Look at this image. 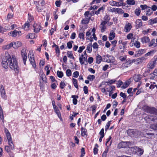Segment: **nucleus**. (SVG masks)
Returning a JSON list of instances; mask_svg holds the SVG:
<instances>
[{
  "label": "nucleus",
  "instance_id": "1",
  "mask_svg": "<svg viewBox=\"0 0 157 157\" xmlns=\"http://www.w3.org/2000/svg\"><path fill=\"white\" fill-rule=\"evenodd\" d=\"M7 60L10 68L12 70H14L16 73H18L19 71V67L15 56L12 55V57L10 56L8 58Z\"/></svg>",
  "mask_w": 157,
  "mask_h": 157
},
{
  "label": "nucleus",
  "instance_id": "2",
  "mask_svg": "<svg viewBox=\"0 0 157 157\" xmlns=\"http://www.w3.org/2000/svg\"><path fill=\"white\" fill-rule=\"evenodd\" d=\"M144 110L147 113L157 115V109L155 108L147 106L145 108Z\"/></svg>",
  "mask_w": 157,
  "mask_h": 157
},
{
  "label": "nucleus",
  "instance_id": "3",
  "mask_svg": "<svg viewBox=\"0 0 157 157\" xmlns=\"http://www.w3.org/2000/svg\"><path fill=\"white\" fill-rule=\"evenodd\" d=\"M21 56L22 58L24 64L26 65V62L27 58V54L26 49H23L21 51Z\"/></svg>",
  "mask_w": 157,
  "mask_h": 157
},
{
  "label": "nucleus",
  "instance_id": "4",
  "mask_svg": "<svg viewBox=\"0 0 157 157\" xmlns=\"http://www.w3.org/2000/svg\"><path fill=\"white\" fill-rule=\"evenodd\" d=\"M9 35L13 37H15L16 36L19 37L21 35V33L20 31H17L15 30L13 31H12L9 33Z\"/></svg>",
  "mask_w": 157,
  "mask_h": 157
},
{
  "label": "nucleus",
  "instance_id": "5",
  "mask_svg": "<svg viewBox=\"0 0 157 157\" xmlns=\"http://www.w3.org/2000/svg\"><path fill=\"white\" fill-rule=\"evenodd\" d=\"M108 21L106 20L102 21L101 24L100 25V28L101 29V32L102 33H103L105 32V29H106L105 25L107 24Z\"/></svg>",
  "mask_w": 157,
  "mask_h": 157
},
{
  "label": "nucleus",
  "instance_id": "6",
  "mask_svg": "<svg viewBox=\"0 0 157 157\" xmlns=\"http://www.w3.org/2000/svg\"><path fill=\"white\" fill-rule=\"evenodd\" d=\"M0 92L2 96V97L4 99H6V92L4 87L2 85H0Z\"/></svg>",
  "mask_w": 157,
  "mask_h": 157
},
{
  "label": "nucleus",
  "instance_id": "7",
  "mask_svg": "<svg viewBox=\"0 0 157 157\" xmlns=\"http://www.w3.org/2000/svg\"><path fill=\"white\" fill-rule=\"evenodd\" d=\"M135 60L134 59L133 60H129L128 61L126 60L125 63H123L122 66L123 67H128L129 66H130L131 65L132 63L134 62Z\"/></svg>",
  "mask_w": 157,
  "mask_h": 157
},
{
  "label": "nucleus",
  "instance_id": "8",
  "mask_svg": "<svg viewBox=\"0 0 157 157\" xmlns=\"http://www.w3.org/2000/svg\"><path fill=\"white\" fill-rule=\"evenodd\" d=\"M116 81L115 80H111L109 81H108L105 82H103L101 83L99 86V87H101L102 85H105L107 86H109L110 84H112L113 83H114Z\"/></svg>",
  "mask_w": 157,
  "mask_h": 157
},
{
  "label": "nucleus",
  "instance_id": "9",
  "mask_svg": "<svg viewBox=\"0 0 157 157\" xmlns=\"http://www.w3.org/2000/svg\"><path fill=\"white\" fill-rule=\"evenodd\" d=\"M34 28V32L35 33H38L40 30V26L39 24L34 23L33 25Z\"/></svg>",
  "mask_w": 157,
  "mask_h": 157
},
{
  "label": "nucleus",
  "instance_id": "10",
  "mask_svg": "<svg viewBox=\"0 0 157 157\" xmlns=\"http://www.w3.org/2000/svg\"><path fill=\"white\" fill-rule=\"evenodd\" d=\"M144 120L147 123H150L151 121H154L155 119L152 116L148 115L144 117Z\"/></svg>",
  "mask_w": 157,
  "mask_h": 157
},
{
  "label": "nucleus",
  "instance_id": "11",
  "mask_svg": "<svg viewBox=\"0 0 157 157\" xmlns=\"http://www.w3.org/2000/svg\"><path fill=\"white\" fill-rule=\"evenodd\" d=\"M7 59L8 58L4 59L2 60V67L6 69H7L8 67V63L7 62L8 61Z\"/></svg>",
  "mask_w": 157,
  "mask_h": 157
},
{
  "label": "nucleus",
  "instance_id": "12",
  "mask_svg": "<svg viewBox=\"0 0 157 157\" xmlns=\"http://www.w3.org/2000/svg\"><path fill=\"white\" fill-rule=\"evenodd\" d=\"M155 61L151 60L150 61L149 63L147 65L148 68L152 69L153 68L155 65Z\"/></svg>",
  "mask_w": 157,
  "mask_h": 157
},
{
  "label": "nucleus",
  "instance_id": "13",
  "mask_svg": "<svg viewBox=\"0 0 157 157\" xmlns=\"http://www.w3.org/2000/svg\"><path fill=\"white\" fill-rule=\"evenodd\" d=\"M150 41V39L147 36H144L141 38V41L143 43H148Z\"/></svg>",
  "mask_w": 157,
  "mask_h": 157
},
{
  "label": "nucleus",
  "instance_id": "14",
  "mask_svg": "<svg viewBox=\"0 0 157 157\" xmlns=\"http://www.w3.org/2000/svg\"><path fill=\"white\" fill-rule=\"evenodd\" d=\"M9 144L10 146V147L11 150H13L14 149V145L13 143V140L12 138L8 139Z\"/></svg>",
  "mask_w": 157,
  "mask_h": 157
},
{
  "label": "nucleus",
  "instance_id": "15",
  "mask_svg": "<svg viewBox=\"0 0 157 157\" xmlns=\"http://www.w3.org/2000/svg\"><path fill=\"white\" fill-rule=\"evenodd\" d=\"M136 27L137 29H138L141 27L142 25V21L141 19H137L136 22Z\"/></svg>",
  "mask_w": 157,
  "mask_h": 157
},
{
  "label": "nucleus",
  "instance_id": "16",
  "mask_svg": "<svg viewBox=\"0 0 157 157\" xmlns=\"http://www.w3.org/2000/svg\"><path fill=\"white\" fill-rule=\"evenodd\" d=\"M13 48H17L20 47L21 45V42L17 41L16 42H13Z\"/></svg>",
  "mask_w": 157,
  "mask_h": 157
},
{
  "label": "nucleus",
  "instance_id": "17",
  "mask_svg": "<svg viewBox=\"0 0 157 157\" xmlns=\"http://www.w3.org/2000/svg\"><path fill=\"white\" fill-rule=\"evenodd\" d=\"M132 28V25L130 23L126 24L124 27V29L126 32H129Z\"/></svg>",
  "mask_w": 157,
  "mask_h": 157
},
{
  "label": "nucleus",
  "instance_id": "18",
  "mask_svg": "<svg viewBox=\"0 0 157 157\" xmlns=\"http://www.w3.org/2000/svg\"><path fill=\"white\" fill-rule=\"evenodd\" d=\"M155 39H152L148 44V46L151 47L154 45V47L157 46V44L155 43Z\"/></svg>",
  "mask_w": 157,
  "mask_h": 157
},
{
  "label": "nucleus",
  "instance_id": "19",
  "mask_svg": "<svg viewBox=\"0 0 157 157\" xmlns=\"http://www.w3.org/2000/svg\"><path fill=\"white\" fill-rule=\"evenodd\" d=\"M71 98H73V103L74 105H76L77 104V99L78 98V96L77 95H72Z\"/></svg>",
  "mask_w": 157,
  "mask_h": 157
},
{
  "label": "nucleus",
  "instance_id": "20",
  "mask_svg": "<svg viewBox=\"0 0 157 157\" xmlns=\"http://www.w3.org/2000/svg\"><path fill=\"white\" fill-rule=\"evenodd\" d=\"M142 77V75H135L134 77V79L136 82H138L141 80Z\"/></svg>",
  "mask_w": 157,
  "mask_h": 157
},
{
  "label": "nucleus",
  "instance_id": "21",
  "mask_svg": "<svg viewBox=\"0 0 157 157\" xmlns=\"http://www.w3.org/2000/svg\"><path fill=\"white\" fill-rule=\"evenodd\" d=\"M129 142H121L118 145V148H125L126 147V143H129Z\"/></svg>",
  "mask_w": 157,
  "mask_h": 157
},
{
  "label": "nucleus",
  "instance_id": "22",
  "mask_svg": "<svg viewBox=\"0 0 157 157\" xmlns=\"http://www.w3.org/2000/svg\"><path fill=\"white\" fill-rule=\"evenodd\" d=\"M5 132L6 134V137L8 139L11 138V135L8 130L6 128H5Z\"/></svg>",
  "mask_w": 157,
  "mask_h": 157
},
{
  "label": "nucleus",
  "instance_id": "23",
  "mask_svg": "<svg viewBox=\"0 0 157 157\" xmlns=\"http://www.w3.org/2000/svg\"><path fill=\"white\" fill-rule=\"evenodd\" d=\"M29 22L28 21L24 24L23 26L24 29L25 30H27L29 29Z\"/></svg>",
  "mask_w": 157,
  "mask_h": 157
},
{
  "label": "nucleus",
  "instance_id": "24",
  "mask_svg": "<svg viewBox=\"0 0 157 157\" xmlns=\"http://www.w3.org/2000/svg\"><path fill=\"white\" fill-rule=\"evenodd\" d=\"M26 38L30 39H34L35 38V34L33 33H29L26 36Z\"/></svg>",
  "mask_w": 157,
  "mask_h": 157
},
{
  "label": "nucleus",
  "instance_id": "25",
  "mask_svg": "<svg viewBox=\"0 0 157 157\" xmlns=\"http://www.w3.org/2000/svg\"><path fill=\"white\" fill-rule=\"evenodd\" d=\"M29 58L30 62L34 60V57H33V54H32V52H29Z\"/></svg>",
  "mask_w": 157,
  "mask_h": 157
},
{
  "label": "nucleus",
  "instance_id": "26",
  "mask_svg": "<svg viewBox=\"0 0 157 157\" xmlns=\"http://www.w3.org/2000/svg\"><path fill=\"white\" fill-rule=\"evenodd\" d=\"M115 34L113 32H110L109 36V40H113L115 37Z\"/></svg>",
  "mask_w": 157,
  "mask_h": 157
},
{
  "label": "nucleus",
  "instance_id": "27",
  "mask_svg": "<svg viewBox=\"0 0 157 157\" xmlns=\"http://www.w3.org/2000/svg\"><path fill=\"white\" fill-rule=\"evenodd\" d=\"M102 60V58L101 56L98 54L96 56V63L99 64Z\"/></svg>",
  "mask_w": 157,
  "mask_h": 157
},
{
  "label": "nucleus",
  "instance_id": "28",
  "mask_svg": "<svg viewBox=\"0 0 157 157\" xmlns=\"http://www.w3.org/2000/svg\"><path fill=\"white\" fill-rule=\"evenodd\" d=\"M90 18L85 17V19H83L81 21L82 24H87L89 23Z\"/></svg>",
  "mask_w": 157,
  "mask_h": 157
},
{
  "label": "nucleus",
  "instance_id": "29",
  "mask_svg": "<svg viewBox=\"0 0 157 157\" xmlns=\"http://www.w3.org/2000/svg\"><path fill=\"white\" fill-rule=\"evenodd\" d=\"M81 135L82 136H87V130L83 127L81 128Z\"/></svg>",
  "mask_w": 157,
  "mask_h": 157
},
{
  "label": "nucleus",
  "instance_id": "30",
  "mask_svg": "<svg viewBox=\"0 0 157 157\" xmlns=\"http://www.w3.org/2000/svg\"><path fill=\"white\" fill-rule=\"evenodd\" d=\"M67 55L68 57L72 59H74V57L73 56L72 52L71 51H68L67 52Z\"/></svg>",
  "mask_w": 157,
  "mask_h": 157
},
{
  "label": "nucleus",
  "instance_id": "31",
  "mask_svg": "<svg viewBox=\"0 0 157 157\" xmlns=\"http://www.w3.org/2000/svg\"><path fill=\"white\" fill-rule=\"evenodd\" d=\"M127 3L129 5H133L135 4V1L134 0H127Z\"/></svg>",
  "mask_w": 157,
  "mask_h": 157
},
{
  "label": "nucleus",
  "instance_id": "32",
  "mask_svg": "<svg viewBox=\"0 0 157 157\" xmlns=\"http://www.w3.org/2000/svg\"><path fill=\"white\" fill-rule=\"evenodd\" d=\"M92 43H90L88 44L86 47V50H87L89 53H90L92 51Z\"/></svg>",
  "mask_w": 157,
  "mask_h": 157
},
{
  "label": "nucleus",
  "instance_id": "33",
  "mask_svg": "<svg viewBox=\"0 0 157 157\" xmlns=\"http://www.w3.org/2000/svg\"><path fill=\"white\" fill-rule=\"evenodd\" d=\"M106 89L107 90V91L108 92L110 91V92H111L113 90L115 89V87L113 86H111L109 87H107Z\"/></svg>",
  "mask_w": 157,
  "mask_h": 157
},
{
  "label": "nucleus",
  "instance_id": "34",
  "mask_svg": "<svg viewBox=\"0 0 157 157\" xmlns=\"http://www.w3.org/2000/svg\"><path fill=\"white\" fill-rule=\"evenodd\" d=\"M112 4H111L110 3V4L112 6H120V2H117L115 1H113L112 3H111Z\"/></svg>",
  "mask_w": 157,
  "mask_h": 157
},
{
  "label": "nucleus",
  "instance_id": "35",
  "mask_svg": "<svg viewBox=\"0 0 157 157\" xmlns=\"http://www.w3.org/2000/svg\"><path fill=\"white\" fill-rule=\"evenodd\" d=\"M36 8L37 11L38 12H41L42 10L44 9L43 7H41L39 4H38L37 6H36Z\"/></svg>",
  "mask_w": 157,
  "mask_h": 157
},
{
  "label": "nucleus",
  "instance_id": "36",
  "mask_svg": "<svg viewBox=\"0 0 157 157\" xmlns=\"http://www.w3.org/2000/svg\"><path fill=\"white\" fill-rule=\"evenodd\" d=\"M72 81L74 85V86L75 87H76L77 89L78 88L77 80L76 79L73 78Z\"/></svg>",
  "mask_w": 157,
  "mask_h": 157
},
{
  "label": "nucleus",
  "instance_id": "37",
  "mask_svg": "<svg viewBox=\"0 0 157 157\" xmlns=\"http://www.w3.org/2000/svg\"><path fill=\"white\" fill-rule=\"evenodd\" d=\"M57 76L59 78H62L63 75V73L61 71H58L57 72Z\"/></svg>",
  "mask_w": 157,
  "mask_h": 157
},
{
  "label": "nucleus",
  "instance_id": "38",
  "mask_svg": "<svg viewBox=\"0 0 157 157\" xmlns=\"http://www.w3.org/2000/svg\"><path fill=\"white\" fill-rule=\"evenodd\" d=\"M111 56H109L107 55L105 57V58L104 59V61L108 63L111 62V60L110 59H109L110 57L111 58Z\"/></svg>",
  "mask_w": 157,
  "mask_h": 157
},
{
  "label": "nucleus",
  "instance_id": "39",
  "mask_svg": "<svg viewBox=\"0 0 157 157\" xmlns=\"http://www.w3.org/2000/svg\"><path fill=\"white\" fill-rule=\"evenodd\" d=\"M95 78V76L93 75H90L88 76L87 78L90 81H93Z\"/></svg>",
  "mask_w": 157,
  "mask_h": 157
},
{
  "label": "nucleus",
  "instance_id": "40",
  "mask_svg": "<svg viewBox=\"0 0 157 157\" xmlns=\"http://www.w3.org/2000/svg\"><path fill=\"white\" fill-rule=\"evenodd\" d=\"M55 112L56 113L59 119L61 118V114L60 113L59 110V109H57L55 110Z\"/></svg>",
  "mask_w": 157,
  "mask_h": 157
},
{
  "label": "nucleus",
  "instance_id": "41",
  "mask_svg": "<svg viewBox=\"0 0 157 157\" xmlns=\"http://www.w3.org/2000/svg\"><path fill=\"white\" fill-rule=\"evenodd\" d=\"M150 128L154 130H157V124H151L150 126Z\"/></svg>",
  "mask_w": 157,
  "mask_h": 157
},
{
  "label": "nucleus",
  "instance_id": "42",
  "mask_svg": "<svg viewBox=\"0 0 157 157\" xmlns=\"http://www.w3.org/2000/svg\"><path fill=\"white\" fill-rule=\"evenodd\" d=\"M140 43L138 41H136L134 43V45L136 48H139L140 47Z\"/></svg>",
  "mask_w": 157,
  "mask_h": 157
},
{
  "label": "nucleus",
  "instance_id": "43",
  "mask_svg": "<svg viewBox=\"0 0 157 157\" xmlns=\"http://www.w3.org/2000/svg\"><path fill=\"white\" fill-rule=\"evenodd\" d=\"M66 86L65 83L64 81H62L60 84V87L62 89H63Z\"/></svg>",
  "mask_w": 157,
  "mask_h": 157
},
{
  "label": "nucleus",
  "instance_id": "44",
  "mask_svg": "<svg viewBox=\"0 0 157 157\" xmlns=\"http://www.w3.org/2000/svg\"><path fill=\"white\" fill-rule=\"evenodd\" d=\"M140 8L136 9L135 11V14L137 16H139L140 13Z\"/></svg>",
  "mask_w": 157,
  "mask_h": 157
},
{
  "label": "nucleus",
  "instance_id": "45",
  "mask_svg": "<svg viewBox=\"0 0 157 157\" xmlns=\"http://www.w3.org/2000/svg\"><path fill=\"white\" fill-rule=\"evenodd\" d=\"M71 70L68 69L66 70V74L67 76L70 77L71 75Z\"/></svg>",
  "mask_w": 157,
  "mask_h": 157
},
{
  "label": "nucleus",
  "instance_id": "46",
  "mask_svg": "<svg viewBox=\"0 0 157 157\" xmlns=\"http://www.w3.org/2000/svg\"><path fill=\"white\" fill-rule=\"evenodd\" d=\"M129 84V83L128 82H125L121 86V88L123 89L126 88L128 86Z\"/></svg>",
  "mask_w": 157,
  "mask_h": 157
},
{
  "label": "nucleus",
  "instance_id": "47",
  "mask_svg": "<svg viewBox=\"0 0 157 157\" xmlns=\"http://www.w3.org/2000/svg\"><path fill=\"white\" fill-rule=\"evenodd\" d=\"M148 8L149 9L147 10L146 15L150 16L152 13L153 12L152 11L151 9H150V7H148Z\"/></svg>",
  "mask_w": 157,
  "mask_h": 157
},
{
  "label": "nucleus",
  "instance_id": "48",
  "mask_svg": "<svg viewBox=\"0 0 157 157\" xmlns=\"http://www.w3.org/2000/svg\"><path fill=\"white\" fill-rule=\"evenodd\" d=\"M154 52V50L150 51V52H148L145 55V56H152L153 55Z\"/></svg>",
  "mask_w": 157,
  "mask_h": 157
},
{
  "label": "nucleus",
  "instance_id": "49",
  "mask_svg": "<svg viewBox=\"0 0 157 157\" xmlns=\"http://www.w3.org/2000/svg\"><path fill=\"white\" fill-rule=\"evenodd\" d=\"M126 56L124 55L123 56H121L119 57V59L121 61H124L126 58Z\"/></svg>",
  "mask_w": 157,
  "mask_h": 157
},
{
  "label": "nucleus",
  "instance_id": "50",
  "mask_svg": "<svg viewBox=\"0 0 157 157\" xmlns=\"http://www.w3.org/2000/svg\"><path fill=\"white\" fill-rule=\"evenodd\" d=\"M13 47V43L12 42L9 44L7 45L5 47V49H8L10 48L11 47Z\"/></svg>",
  "mask_w": 157,
  "mask_h": 157
},
{
  "label": "nucleus",
  "instance_id": "51",
  "mask_svg": "<svg viewBox=\"0 0 157 157\" xmlns=\"http://www.w3.org/2000/svg\"><path fill=\"white\" fill-rule=\"evenodd\" d=\"M85 46H82L80 47L79 48V49L78 50V52L79 53H81L83 50H84L85 48Z\"/></svg>",
  "mask_w": 157,
  "mask_h": 157
},
{
  "label": "nucleus",
  "instance_id": "52",
  "mask_svg": "<svg viewBox=\"0 0 157 157\" xmlns=\"http://www.w3.org/2000/svg\"><path fill=\"white\" fill-rule=\"evenodd\" d=\"M79 72L78 71L74 72L73 74V76L75 78H77L79 75Z\"/></svg>",
  "mask_w": 157,
  "mask_h": 157
},
{
  "label": "nucleus",
  "instance_id": "53",
  "mask_svg": "<svg viewBox=\"0 0 157 157\" xmlns=\"http://www.w3.org/2000/svg\"><path fill=\"white\" fill-rule=\"evenodd\" d=\"M116 12L118 13L122 14L124 13V11L121 8H117Z\"/></svg>",
  "mask_w": 157,
  "mask_h": 157
},
{
  "label": "nucleus",
  "instance_id": "54",
  "mask_svg": "<svg viewBox=\"0 0 157 157\" xmlns=\"http://www.w3.org/2000/svg\"><path fill=\"white\" fill-rule=\"evenodd\" d=\"M84 34L83 33H80L79 34V37L80 39H82L83 40H84Z\"/></svg>",
  "mask_w": 157,
  "mask_h": 157
},
{
  "label": "nucleus",
  "instance_id": "55",
  "mask_svg": "<svg viewBox=\"0 0 157 157\" xmlns=\"http://www.w3.org/2000/svg\"><path fill=\"white\" fill-rule=\"evenodd\" d=\"M111 121H109L107 123V124L105 126V131H107V130H108V128L109 127L110 125V122H111Z\"/></svg>",
  "mask_w": 157,
  "mask_h": 157
},
{
  "label": "nucleus",
  "instance_id": "56",
  "mask_svg": "<svg viewBox=\"0 0 157 157\" xmlns=\"http://www.w3.org/2000/svg\"><path fill=\"white\" fill-rule=\"evenodd\" d=\"M81 155L80 157H83V156H84V155L85 154V149L83 147H82L81 149Z\"/></svg>",
  "mask_w": 157,
  "mask_h": 157
},
{
  "label": "nucleus",
  "instance_id": "57",
  "mask_svg": "<svg viewBox=\"0 0 157 157\" xmlns=\"http://www.w3.org/2000/svg\"><path fill=\"white\" fill-rule=\"evenodd\" d=\"M132 88H131L128 89L127 90V92L128 94H130L129 96H132L133 95V93H132Z\"/></svg>",
  "mask_w": 157,
  "mask_h": 157
},
{
  "label": "nucleus",
  "instance_id": "58",
  "mask_svg": "<svg viewBox=\"0 0 157 157\" xmlns=\"http://www.w3.org/2000/svg\"><path fill=\"white\" fill-rule=\"evenodd\" d=\"M61 1L60 0L59 1H56L55 2V4L56 6L57 7H59L60 6V5H61Z\"/></svg>",
  "mask_w": 157,
  "mask_h": 157
},
{
  "label": "nucleus",
  "instance_id": "59",
  "mask_svg": "<svg viewBox=\"0 0 157 157\" xmlns=\"http://www.w3.org/2000/svg\"><path fill=\"white\" fill-rule=\"evenodd\" d=\"M0 118L2 120L3 122L4 118L3 110L0 111Z\"/></svg>",
  "mask_w": 157,
  "mask_h": 157
},
{
  "label": "nucleus",
  "instance_id": "60",
  "mask_svg": "<svg viewBox=\"0 0 157 157\" xmlns=\"http://www.w3.org/2000/svg\"><path fill=\"white\" fill-rule=\"evenodd\" d=\"M83 90L84 93L86 94L88 93V88L86 86H84L83 87Z\"/></svg>",
  "mask_w": 157,
  "mask_h": 157
},
{
  "label": "nucleus",
  "instance_id": "61",
  "mask_svg": "<svg viewBox=\"0 0 157 157\" xmlns=\"http://www.w3.org/2000/svg\"><path fill=\"white\" fill-rule=\"evenodd\" d=\"M91 32L90 31H88L86 33V38L87 39H89V36L90 35Z\"/></svg>",
  "mask_w": 157,
  "mask_h": 157
},
{
  "label": "nucleus",
  "instance_id": "62",
  "mask_svg": "<svg viewBox=\"0 0 157 157\" xmlns=\"http://www.w3.org/2000/svg\"><path fill=\"white\" fill-rule=\"evenodd\" d=\"M92 46L94 49H98V45L96 42L93 43Z\"/></svg>",
  "mask_w": 157,
  "mask_h": 157
},
{
  "label": "nucleus",
  "instance_id": "63",
  "mask_svg": "<svg viewBox=\"0 0 157 157\" xmlns=\"http://www.w3.org/2000/svg\"><path fill=\"white\" fill-rule=\"evenodd\" d=\"M93 58L92 57H90L88 59V62L89 64H91L93 62Z\"/></svg>",
  "mask_w": 157,
  "mask_h": 157
},
{
  "label": "nucleus",
  "instance_id": "64",
  "mask_svg": "<svg viewBox=\"0 0 157 157\" xmlns=\"http://www.w3.org/2000/svg\"><path fill=\"white\" fill-rule=\"evenodd\" d=\"M138 54L140 55L144 53L145 52V50L144 49H140L138 50Z\"/></svg>",
  "mask_w": 157,
  "mask_h": 157
}]
</instances>
